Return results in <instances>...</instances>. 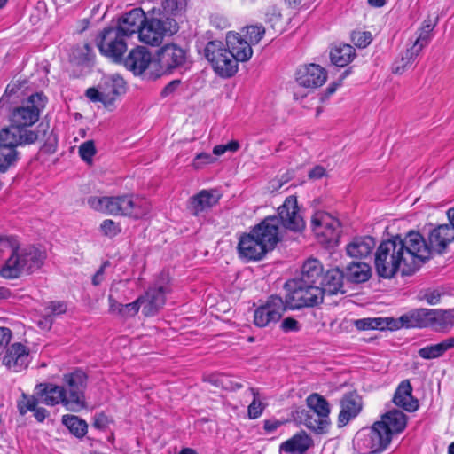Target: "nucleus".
Wrapping results in <instances>:
<instances>
[{"label":"nucleus","instance_id":"f257e3e1","mask_svg":"<svg viewBox=\"0 0 454 454\" xmlns=\"http://www.w3.org/2000/svg\"><path fill=\"white\" fill-rule=\"evenodd\" d=\"M430 257V248L422 235L410 231L403 238L396 235L383 240L376 249L374 265L377 274L392 278L398 271L411 275Z\"/></svg>","mask_w":454,"mask_h":454},{"label":"nucleus","instance_id":"f03ea898","mask_svg":"<svg viewBox=\"0 0 454 454\" xmlns=\"http://www.w3.org/2000/svg\"><path fill=\"white\" fill-rule=\"evenodd\" d=\"M63 386L41 383L36 386L41 402L48 406L61 403L67 411L78 412L85 408L84 390L87 375L82 370L64 374Z\"/></svg>","mask_w":454,"mask_h":454},{"label":"nucleus","instance_id":"7ed1b4c3","mask_svg":"<svg viewBox=\"0 0 454 454\" xmlns=\"http://www.w3.org/2000/svg\"><path fill=\"white\" fill-rule=\"evenodd\" d=\"M47 98L42 92H36L24 99L20 106L10 109V125L2 129L3 134L9 133L12 138L17 137L28 145L38 139V132L30 129L39 120L45 108Z\"/></svg>","mask_w":454,"mask_h":454},{"label":"nucleus","instance_id":"20e7f679","mask_svg":"<svg viewBox=\"0 0 454 454\" xmlns=\"http://www.w3.org/2000/svg\"><path fill=\"white\" fill-rule=\"evenodd\" d=\"M88 205L94 210L120 216L140 219L147 215L151 205L145 198L124 194L119 196H90Z\"/></svg>","mask_w":454,"mask_h":454},{"label":"nucleus","instance_id":"39448f33","mask_svg":"<svg viewBox=\"0 0 454 454\" xmlns=\"http://www.w3.org/2000/svg\"><path fill=\"white\" fill-rule=\"evenodd\" d=\"M46 259V254L35 247L12 249V254L0 270V275L7 279L31 274L39 270Z\"/></svg>","mask_w":454,"mask_h":454},{"label":"nucleus","instance_id":"423d86ee","mask_svg":"<svg viewBox=\"0 0 454 454\" xmlns=\"http://www.w3.org/2000/svg\"><path fill=\"white\" fill-rule=\"evenodd\" d=\"M160 15L159 12L153 13L151 11L145 14V21L138 35L140 42L151 46H158L165 37L177 33L179 29L177 21Z\"/></svg>","mask_w":454,"mask_h":454},{"label":"nucleus","instance_id":"0eeeda50","mask_svg":"<svg viewBox=\"0 0 454 454\" xmlns=\"http://www.w3.org/2000/svg\"><path fill=\"white\" fill-rule=\"evenodd\" d=\"M285 287L287 291L285 301L288 309L315 307L323 302L324 296L320 286L294 278L286 282Z\"/></svg>","mask_w":454,"mask_h":454},{"label":"nucleus","instance_id":"6e6552de","mask_svg":"<svg viewBox=\"0 0 454 454\" xmlns=\"http://www.w3.org/2000/svg\"><path fill=\"white\" fill-rule=\"evenodd\" d=\"M204 56L215 73L221 78H231L239 70V62L221 41H210L204 49Z\"/></svg>","mask_w":454,"mask_h":454},{"label":"nucleus","instance_id":"1a4fd4ad","mask_svg":"<svg viewBox=\"0 0 454 454\" xmlns=\"http://www.w3.org/2000/svg\"><path fill=\"white\" fill-rule=\"evenodd\" d=\"M392 438L385 426L376 421L370 428L358 432L355 442L362 452L379 453L387 448Z\"/></svg>","mask_w":454,"mask_h":454},{"label":"nucleus","instance_id":"9d476101","mask_svg":"<svg viewBox=\"0 0 454 454\" xmlns=\"http://www.w3.org/2000/svg\"><path fill=\"white\" fill-rule=\"evenodd\" d=\"M127 39L113 26L105 27L97 36L96 43L100 53L114 62H120L127 51Z\"/></svg>","mask_w":454,"mask_h":454},{"label":"nucleus","instance_id":"9b49d317","mask_svg":"<svg viewBox=\"0 0 454 454\" xmlns=\"http://www.w3.org/2000/svg\"><path fill=\"white\" fill-rule=\"evenodd\" d=\"M126 82L119 75H113L106 78L98 89L89 88L85 95L92 102H101L106 107L111 109L116 98L125 93Z\"/></svg>","mask_w":454,"mask_h":454},{"label":"nucleus","instance_id":"f8f14e48","mask_svg":"<svg viewBox=\"0 0 454 454\" xmlns=\"http://www.w3.org/2000/svg\"><path fill=\"white\" fill-rule=\"evenodd\" d=\"M279 225L282 231L301 232L305 228V221L294 196H288L278 208Z\"/></svg>","mask_w":454,"mask_h":454},{"label":"nucleus","instance_id":"ddd939ff","mask_svg":"<svg viewBox=\"0 0 454 454\" xmlns=\"http://www.w3.org/2000/svg\"><path fill=\"white\" fill-rule=\"evenodd\" d=\"M170 292L168 280L160 278L150 286L142 299V312L145 317L156 315L166 303V294Z\"/></svg>","mask_w":454,"mask_h":454},{"label":"nucleus","instance_id":"4468645a","mask_svg":"<svg viewBox=\"0 0 454 454\" xmlns=\"http://www.w3.org/2000/svg\"><path fill=\"white\" fill-rule=\"evenodd\" d=\"M286 308V301L280 296L271 295L254 313V323L258 327L275 324L282 317Z\"/></svg>","mask_w":454,"mask_h":454},{"label":"nucleus","instance_id":"2eb2a0df","mask_svg":"<svg viewBox=\"0 0 454 454\" xmlns=\"http://www.w3.org/2000/svg\"><path fill=\"white\" fill-rule=\"evenodd\" d=\"M312 230L323 241L336 244L339 241L341 225L340 221L325 212H317L311 219Z\"/></svg>","mask_w":454,"mask_h":454},{"label":"nucleus","instance_id":"dca6fc26","mask_svg":"<svg viewBox=\"0 0 454 454\" xmlns=\"http://www.w3.org/2000/svg\"><path fill=\"white\" fill-rule=\"evenodd\" d=\"M254 235L271 251L283 238L278 216H267L251 229Z\"/></svg>","mask_w":454,"mask_h":454},{"label":"nucleus","instance_id":"f3484780","mask_svg":"<svg viewBox=\"0 0 454 454\" xmlns=\"http://www.w3.org/2000/svg\"><path fill=\"white\" fill-rule=\"evenodd\" d=\"M187 52L175 43L166 44L158 52V62L162 73L171 74L186 62Z\"/></svg>","mask_w":454,"mask_h":454},{"label":"nucleus","instance_id":"a211bd4d","mask_svg":"<svg viewBox=\"0 0 454 454\" xmlns=\"http://www.w3.org/2000/svg\"><path fill=\"white\" fill-rule=\"evenodd\" d=\"M237 248L239 257L247 261H259L270 251L251 231L240 236Z\"/></svg>","mask_w":454,"mask_h":454},{"label":"nucleus","instance_id":"6ab92c4d","mask_svg":"<svg viewBox=\"0 0 454 454\" xmlns=\"http://www.w3.org/2000/svg\"><path fill=\"white\" fill-rule=\"evenodd\" d=\"M340 406L338 427H342L361 413L364 406L363 399L356 391L348 392L341 397Z\"/></svg>","mask_w":454,"mask_h":454},{"label":"nucleus","instance_id":"aec40b11","mask_svg":"<svg viewBox=\"0 0 454 454\" xmlns=\"http://www.w3.org/2000/svg\"><path fill=\"white\" fill-rule=\"evenodd\" d=\"M29 364V349L23 344L16 342L9 345L3 356V364L9 370L19 372Z\"/></svg>","mask_w":454,"mask_h":454},{"label":"nucleus","instance_id":"412c9836","mask_svg":"<svg viewBox=\"0 0 454 454\" xmlns=\"http://www.w3.org/2000/svg\"><path fill=\"white\" fill-rule=\"evenodd\" d=\"M2 134L3 129L0 130V173L5 172L17 160L16 148L19 145H27L17 137L12 138L9 133Z\"/></svg>","mask_w":454,"mask_h":454},{"label":"nucleus","instance_id":"4be33fe9","mask_svg":"<svg viewBox=\"0 0 454 454\" xmlns=\"http://www.w3.org/2000/svg\"><path fill=\"white\" fill-rule=\"evenodd\" d=\"M145 21V13L141 8H134L118 19L117 25L114 27L126 38L140 33L143 23Z\"/></svg>","mask_w":454,"mask_h":454},{"label":"nucleus","instance_id":"5701e85b","mask_svg":"<svg viewBox=\"0 0 454 454\" xmlns=\"http://www.w3.org/2000/svg\"><path fill=\"white\" fill-rule=\"evenodd\" d=\"M327 78L326 71L316 64L301 67L296 72L297 82L305 88H317L322 86Z\"/></svg>","mask_w":454,"mask_h":454},{"label":"nucleus","instance_id":"b1692460","mask_svg":"<svg viewBox=\"0 0 454 454\" xmlns=\"http://www.w3.org/2000/svg\"><path fill=\"white\" fill-rule=\"evenodd\" d=\"M222 197V193L216 190H202L191 197L189 208L194 215L207 211L215 207Z\"/></svg>","mask_w":454,"mask_h":454},{"label":"nucleus","instance_id":"393cba45","mask_svg":"<svg viewBox=\"0 0 454 454\" xmlns=\"http://www.w3.org/2000/svg\"><path fill=\"white\" fill-rule=\"evenodd\" d=\"M225 46L238 62H246L253 55L250 43L238 33L230 32L227 34Z\"/></svg>","mask_w":454,"mask_h":454},{"label":"nucleus","instance_id":"a878e982","mask_svg":"<svg viewBox=\"0 0 454 454\" xmlns=\"http://www.w3.org/2000/svg\"><path fill=\"white\" fill-rule=\"evenodd\" d=\"M151 60L152 55L150 51L143 46H137L130 51L128 57L124 59V65L134 74H141L148 67Z\"/></svg>","mask_w":454,"mask_h":454},{"label":"nucleus","instance_id":"bb28decb","mask_svg":"<svg viewBox=\"0 0 454 454\" xmlns=\"http://www.w3.org/2000/svg\"><path fill=\"white\" fill-rule=\"evenodd\" d=\"M394 403L408 412H413L419 408V402L412 396V387L409 380L402 381L397 387L394 397Z\"/></svg>","mask_w":454,"mask_h":454},{"label":"nucleus","instance_id":"cd10ccee","mask_svg":"<svg viewBox=\"0 0 454 454\" xmlns=\"http://www.w3.org/2000/svg\"><path fill=\"white\" fill-rule=\"evenodd\" d=\"M432 309H419L403 315L400 318V325L406 328L431 327Z\"/></svg>","mask_w":454,"mask_h":454},{"label":"nucleus","instance_id":"c85d7f7f","mask_svg":"<svg viewBox=\"0 0 454 454\" xmlns=\"http://www.w3.org/2000/svg\"><path fill=\"white\" fill-rule=\"evenodd\" d=\"M295 279L316 286L322 285L324 268L320 261L315 258L308 259L302 265L301 275Z\"/></svg>","mask_w":454,"mask_h":454},{"label":"nucleus","instance_id":"c756f323","mask_svg":"<svg viewBox=\"0 0 454 454\" xmlns=\"http://www.w3.org/2000/svg\"><path fill=\"white\" fill-rule=\"evenodd\" d=\"M375 245V239L370 236L356 237L346 246V252L349 257L363 259L372 254Z\"/></svg>","mask_w":454,"mask_h":454},{"label":"nucleus","instance_id":"7c9ffc66","mask_svg":"<svg viewBox=\"0 0 454 454\" xmlns=\"http://www.w3.org/2000/svg\"><path fill=\"white\" fill-rule=\"evenodd\" d=\"M454 240V228L450 224H442L431 231L429 244L437 252H442L447 245Z\"/></svg>","mask_w":454,"mask_h":454},{"label":"nucleus","instance_id":"2f4dec72","mask_svg":"<svg viewBox=\"0 0 454 454\" xmlns=\"http://www.w3.org/2000/svg\"><path fill=\"white\" fill-rule=\"evenodd\" d=\"M345 278L343 270L339 268L332 269L324 272V281L320 287L323 291V296L325 294L330 295L337 294L339 293L344 294L343 290V278Z\"/></svg>","mask_w":454,"mask_h":454},{"label":"nucleus","instance_id":"473e14b6","mask_svg":"<svg viewBox=\"0 0 454 454\" xmlns=\"http://www.w3.org/2000/svg\"><path fill=\"white\" fill-rule=\"evenodd\" d=\"M379 422L385 426L386 430L393 437L405 429L407 416L401 411L392 410L382 415Z\"/></svg>","mask_w":454,"mask_h":454},{"label":"nucleus","instance_id":"72a5a7b5","mask_svg":"<svg viewBox=\"0 0 454 454\" xmlns=\"http://www.w3.org/2000/svg\"><path fill=\"white\" fill-rule=\"evenodd\" d=\"M313 445L312 439L305 433L295 434L280 445V451L290 454H303Z\"/></svg>","mask_w":454,"mask_h":454},{"label":"nucleus","instance_id":"f704fd0d","mask_svg":"<svg viewBox=\"0 0 454 454\" xmlns=\"http://www.w3.org/2000/svg\"><path fill=\"white\" fill-rule=\"evenodd\" d=\"M344 276L346 279L352 283H364L367 281L372 273L369 264L362 262H352L346 268Z\"/></svg>","mask_w":454,"mask_h":454},{"label":"nucleus","instance_id":"c9c22d12","mask_svg":"<svg viewBox=\"0 0 454 454\" xmlns=\"http://www.w3.org/2000/svg\"><path fill=\"white\" fill-rule=\"evenodd\" d=\"M431 328L446 333L454 326V314L450 310L432 309Z\"/></svg>","mask_w":454,"mask_h":454},{"label":"nucleus","instance_id":"e433bc0d","mask_svg":"<svg viewBox=\"0 0 454 454\" xmlns=\"http://www.w3.org/2000/svg\"><path fill=\"white\" fill-rule=\"evenodd\" d=\"M299 413L301 414V422L303 423L308 428L318 434H323L327 431L330 425L329 419L322 418L318 414L310 411L302 410Z\"/></svg>","mask_w":454,"mask_h":454},{"label":"nucleus","instance_id":"4c0bfd02","mask_svg":"<svg viewBox=\"0 0 454 454\" xmlns=\"http://www.w3.org/2000/svg\"><path fill=\"white\" fill-rule=\"evenodd\" d=\"M454 348V337L445 339L440 343L428 345L419 349L418 354L423 359L441 357L447 350Z\"/></svg>","mask_w":454,"mask_h":454},{"label":"nucleus","instance_id":"58836bf2","mask_svg":"<svg viewBox=\"0 0 454 454\" xmlns=\"http://www.w3.org/2000/svg\"><path fill=\"white\" fill-rule=\"evenodd\" d=\"M356 56V51L350 44H339L332 48L330 57L332 62L338 67L349 64Z\"/></svg>","mask_w":454,"mask_h":454},{"label":"nucleus","instance_id":"ea45409f","mask_svg":"<svg viewBox=\"0 0 454 454\" xmlns=\"http://www.w3.org/2000/svg\"><path fill=\"white\" fill-rule=\"evenodd\" d=\"M185 7L184 0H161L160 6L153 8V13L159 12L164 18L176 20V17L182 12Z\"/></svg>","mask_w":454,"mask_h":454},{"label":"nucleus","instance_id":"a19ab883","mask_svg":"<svg viewBox=\"0 0 454 454\" xmlns=\"http://www.w3.org/2000/svg\"><path fill=\"white\" fill-rule=\"evenodd\" d=\"M307 404L310 411L318 414L320 417L329 419L330 405L327 400L319 394L314 393L307 397Z\"/></svg>","mask_w":454,"mask_h":454},{"label":"nucleus","instance_id":"79ce46f5","mask_svg":"<svg viewBox=\"0 0 454 454\" xmlns=\"http://www.w3.org/2000/svg\"><path fill=\"white\" fill-rule=\"evenodd\" d=\"M62 423L68 428L70 433L78 438L83 437L87 434L88 425L85 420L79 419L75 415H64Z\"/></svg>","mask_w":454,"mask_h":454},{"label":"nucleus","instance_id":"37998d69","mask_svg":"<svg viewBox=\"0 0 454 454\" xmlns=\"http://www.w3.org/2000/svg\"><path fill=\"white\" fill-rule=\"evenodd\" d=\"M420 52L418 51V47H410L406 50L405 53L398 59H396L392 67L393 73L402 74L407 68H409Z\"/></svg>","mask_w":454,"mask_h":454},{"label":"nucleus","instance_id":"c03bdc74","mask_svg":"<svg viewBox=\"0 0 454 454\" xmlns=\"http://www.w3.org/2000/svg\"><path fill=\"white\" fill-rule=\"evenodd\" d=\"M435 24L432 22L431 19L424 20L421 27L419 29V35L411 47H418V51H421L429 43L432 39V32Z\"/></svg>","mask_w":454,"mask_h":454},{"label":"nucleus","instance_id":"a18cd8bd","mask_svg":"<svg viewBox=\"0 0 454 454\" xmlns=\"http://www.w3.org/2000/svg\"><path fill=\"white\" fill-rule=\"evenodd\" d=\"M67 311V305L63 301H51L45 308V327H51L52 325V317L59 316Z\"/></svg>","mask_w":454,"mask_h":454},{"label":"nucleus","instance_id":"49530a36","mask_svg":"<svg viewBox=\"0 0 454 454\" xmlns=\"http://www.w3.org/2000/svg\"><path fill=\"white\" fill-rule=\"evenodd\" d=\"M249 391L253 395V401L248 406V415L250 419L260 417L264 410V405L259 398V392L254 387H250Z\"/></svg>","mask_w":454,"mask_h":454},{"label":"nucleus","instance_id":"de8ad7c7","mask_svg":"<svg viewBox=\"0 0 454 454\" xmlns=\"http://www.w3.org/2000/svg\"><path fill=\"white\" fill-rule=\"evenodd\" d=\"M245 36L247 38L250 46L257 44L265 34V28L262 25H251L246 28Z\"/></svg>","mask_w":454,"mask_h":454},{"label":"nucleus","instance_id":"09e8293b","mask_svg":"<svg viewBox=\"0 0 454 454\" xmlns=\"http://www.w3.org/2000/svg\"><path fill=\"white\" fill-rule=\"evenodd\" d=\"M38 404V399L34 395L22 394V399L18 402V410L20 415H25L28 411H33Z\"/></svg>","mask_w":454,"mask_h":454},{"label":"nucleus","instance_id":"8fccbe9b","mask_svg":"<svg viewBox=\"0 0 454 454\" xmlns=\"http://www.w3.org/2000/svg\"><path fill=\"white\" fill-rule=\"evenodd\" d=\"M352 43L358 48L367 47L372 41V35L368 31H354L351 34Z\"/></svg>","mask_w":454,"mask_h":454},{"label":"nucleus","instance_id":"3c124183","mask_svg":"<svg viewBox=\"0 0 454 454\" xmlns=\"http://www.w3.org/2000/svg\"><path fill=\"white\" fill-rule=\"evenodd\" d=\"M96 154V147L92 140H88L79 146V155L85 162H91Z\"/></svg>","mask_w":454,"mask_h":454},{"label":"nucleus","instance_id":"603ef678","mask_svg":"<svg viewBox=\"0 0 454 454\" xmlns=\"http://www.w3.org/2000/svg\"><path fill=\"white\" fill-rule=\"evenodd\" d=\"M400 325V321L396 322L395 319L390 317L386 318H373V329L384 330V329H395Z\"/></svg>","mask_w":454,"mask_h":454},{"label":"nucleus","instance_id":"864d4df0","mask_svg":"<svg viewBox=\"0 0 454 454\" xmlns=\"http://www.w3.org/2000/svg\"><path fill=\"white\" fill-rule=\"evenodd\" d=\"M142 306V299L139 297L133 302L122 305L121 317L127 318L134 317L137 314L139 308Z\"/></svg>","mask_w":454,"mask_h":454},{"label":"nucleus","instance_id":"5fc2aeb1","mask_svg":"<svg viewBox=\"0 0 454 454\" xmlns=\"http://www.w3.org/2000/svg\"><path fill=\"white\" fill-rule=\"evenodd\" d=\"M100 230L105 235L109 237H114L121 231L119 224L110 219H106L102 222L100 224Z\"/></svg>","mask_w":454,"mask_h":454},{"label":"nucleus","instance_id":"6e6d98bb","mask_svg":"<svg viewBox=\"0 0 454 454\" xmlns=\"http://www.w3.org/2000/svg\"><path fill=\"white\" fill-rule=\"evenodd\" d=\"M12 331L6 327H0V356L3 355L10 345Z\"/></svg>","mask_w":454,"mask_h":454},{"label":"nucleus","instance_id":"4d7b16f0","mask_svg":"<svg viewBox=\"0 0 454 454\" xmlns=\"http://www.w3.org/2000/svg\"><path fill=\"white\" fill-rule=\"evenodd\" d=\"M214 158L207 153H200L196 155L193 160L192 166L194 168H201L204 165L209 164L214 161Z\"/></svg>","mask_w":454,"mask_h":454},{"label":"nucleus","instance_id":"13d9d810","mask_svg":"<svg viewBox=\"0 0 454 454\" xmlns=\"http://www.w3.org/2000/svg\"><path fill=\"white\" fill-rule=\"evenodd\" d=\"M300 328L299 322L293 317H286L281 323V329L285 333L298 332Z\"/></svg>","mask_w":454,"mask_h":454},{"label":"nucleus","instance_id":"bf43d9fd","mask_svg":"<svg viewBox=\"0 0 454 454\" xmlns=\"http://www.w3.org/2000/svg\"><path fill=\"white\" fill-rule=\"evenodd\" d=\"M264 14L268 20L279 19L281 17L280 10L275 4H270L264 10Z\"/></svg>","mask_w":454,"mask_h":454},{"label":"nucleus","instance_id":"052dcab7","mask_svg":"<svg viewBox=\"0 0 454 454\" xmlns=\"http://www.w3.org/2000/svg\"><path fill=\"white\" fill-rule=\"evenodd\" d=\"M348 73H349L348 70H346L337 82L331 83L327 87V89L325 90V97H330L336 91L337 88L342 84V81L347 77Z\"/></svg>","mask_w":454,"mask_h":454},{"label":"nucleus","instance_id":"680f3d73","mask_svg":"<svg viewBox=\"0 0 454 454\" xmlns=\"http://www.w3.org/2000/svg\"><path fill=\"white\" fill-rule=\"evenodd\" d=\"M424 299L427 301V303L431 305H435L439 303L441 300V294L436 290L427 291L424 294Z\"/></svg>","mask_w":454,"mask_h":454},{"label":"nucleus","instance_id":"e2e57ef3","mask_svg":"<svg viewBox=\"0 0 454 454\" xmlns=\"http://www.w3.org/2000/svg\"><path fill=\"white\" fill-rule=\"evenodd\" d=\"M109 265V262H105L100 268L97 270L92 278V284L94 286H98L103 281V276L105 273V269Z\"/></svg>","mask_w":454,"mask_h":454},{"label":"nucleus","instance_id":"0e129e2a","mask_svg":"<svg viewBox=\"0 0 454 454\" xmlns=\"http://www.w3.org/2000/svg\"><path fill=\"white\" fill-rule=\"evenodd\" d=\"M108 301H109V311L113 314H116L121 316L122 305L121 303H119L113 295L108 296Z\"/></svg>","mask_w":454,"mask_h":454},{"label":"nucleus","instance_id":"69168bd1","mask_svg":"<svg viewBox=\"0 0 454 454\" xmlns=\"http://www.w3.org/2000/svg\"><path fill=\"white\" fill-rule=\"evenodd\" d=\"M281 425H282V422H280L279 420L271 419H267L264 421L263 428L267 433H273Z\"/></svg>","mask_w":454,"mask_h":454},{"label":"nucleus","instance_id":"338daca9","mask_svg":"<svg viewBox=\"0 0 454 454\" xmlns=\"http://www.w3.org/2000/svg\"><path fill=\"white\" fill-rule=\"evenodd\" d=\"M16 89L14 86L8 85L4 94L0 99V104L4 106L5 104L11 102L12 96L15 94Z\"/></svg>","mask_w":454,"mask_h":454},{"label":"nucleus","instance_id":"774afa93","mask_svg":"<svg viewBox=\"0 0 454 454\" xmlns=\"http://www.w3.org/2000/svg\"><path fill=\"white\" fill-rule=\"evenodd\" d=\"M356 325L361 330L373 329V318L359 319L356 322Z\"/></svg>","mask_w":454,"mask_h":454}]
</instances>
